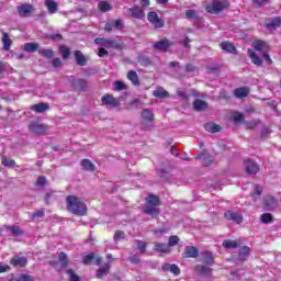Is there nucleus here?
<instances>
[{
	"instance_id": "27",
	"label": "nucleus",
	"mask_w": 281,
	"mask_h": 281,
	"mask_svg": "<svg viewBox=\"0 0 281 281\" xmlns=\"http://www.w3.org/2000/svg\"><path fill=\"white\" fill-rule=\"evenodd\" d=\"M235 98L243 99L249 95V88L241 87L234 90Z\"/></svg>"
},
{
	"instance_id": "25",
	"label": "nucleus",
	"mask_w": 281,
	"mask_h": 281,
	"mask_svg": "<svg viewBox=\"0 0 281 281\" xmlns=\"http://www.w3.org/2000/svg\"><path fill=\"white\" fill-rule=\"evenodd\" d=\"M250 254L251 248H249V246H243L238 252V260H240V262H245V260L249 258Z\"/></svg>"
},
{
	"instance_id": "31",
	"label": "nucleus",
	"mask_w": 281,
	"mask_h": 281,
	"mask_svg": "<svg viewBox=\"0 0 281 281\" xmlns=\"http://www.w3.org/2000/svg\"><path fill=\"white\" fill-rule=\"evenodd\" d=\"M153 95L155 98L166 99L170 97V93L166 91L162 87H158L156 90L153 91Z\"/></svg>"
},
{
	"instance_id": "51",
	"label": "nucleus",
	"mask_w": 281,
	"mask_h": 281,
	"mask_svg": "<svg viewBox=\"0 0 281 281\" xmlns=\"http://www.w3.org/2000/svg\"><path fill=\"white\" fill-rule=\"evenodd\" d=\"M113 238H114L115 243H120V240H124L126 238V235H125L124 231H116L114 233Z\"/></svg>"
},
{
	"instance_id": "57",
	"label": "nucleus",
	"mask_w": 281,
	"mask_h": 281,
	"mask_svg": "<svg viewBox=\"0 0 281 281\" xmlns=\"http://www.w3.org/2000/svg\"><path fill=\"white\" fill-rule=\"evenodd\" d=\"M16 281H34V277L30 274H21Z\"/></svg>"
},
{
	"instance_id": "28",
	"label": "nucleus",
	"mask_w": 281,
	"mask_h": 281,
	"mask_svg": "<svg viewBox=\"0 0 281 281\" xmlns=\"http://www.w3.org/2000/svg\"><path fill=\"white\" fill-rule=\"evenodd\" d=\"M75 60L79 67H85L87 65V57L80 50L75 52Z\"/></svg>"
},
{
	"instance_id": "12",
	"label": "nucleus",
	"mask_w": 281,
	"mask_h": 281,
	"mask_svg": "<svg viewBox=\"0 0 281 281\" xmlns=\"http://www.w3.org/2000/svg\"><path fill=\"white\" fill-rule=\"evenodd\" d=\"M11 267H27V258L15 256L10 259Z\"/></svg>"
},
{
	"instance_id": "45",
	"label": "nucleus",
	"mask_w": 281,
	"mask_h": 281,
	"mask_svg": "<svg viewBox=\"0 0 281 281\" xmlns=\"http://www.w3.org/2000/svg\"><path fill=\"white\" fill-rule=\"evenodd\" d=\"M66 273L69 278V281H82L80 277L76 274V271H74V269H68Z\"/></svg>"
},
{
	"instance_id": "11",
	"label": "nucleus",
	"mask_w": 281,
	"mask_h": 281,
	"mask_svg": "<svg viewBox=\"0 0 281 281\" xmlns=\"http://www.w3.org/2000/svg\"><path fill=\"white\" fill-rule=\"evenodd\" d=\"M34 5L30 3H24L18 7V14H20L22 18L30 16V14L34 13Z\"/></svg>"
},
{
	"instance_id": "3",
	"label": "nucleus",
	"mask_w": 281,
	"mask_h": 281,
	"mask_svg": "<svg viewBox=\"0 0 281 281\" xmlns=\"http://www.w3.org/2000/svg\"><path fill=\"white\" fill-rule=\"evenodd\" d=\"M226 8H229V1L216 0L211 5H209L206 10L210 12V14H218V12H223V10H226Z\"/></svg>"
},
{
	"instance_id": "14",
	"label": "nucleus",
	"mask_w": 281,
	"mask_h": 281,
	"mask_svg": "<svg viewBox=\"0 0 281 281\" xmlns=\"http://www.w3.org/2000/svg\"><path fill=\"white\" fill-rule=\"evenodd\" d=\"M184 258H199V248L196 246H186Z\"/></svg>"
},
{
	"instance_id": "39",
	"label": "nucleus",
	"mask_w": 281,
	"mask_h": 281,
	"mask_svg": "<svg viewBox=\"0 0 281 281\" xmlns=\"http://www.w3.org/2000/svg\"><path fill=\"white\" fill-rule=\"evenodd\" d=\"M142 117L145 122H153V120L155 119V114H153V111H150L149 109H145L143 110Z\"/></svg>"
},
{
	"instance_id": "32",
	"label": "nucleus",
	"mask_w": 281,
	"mask_h": 281,
	"mask_svg": "<svg viewBox=\"0 0 281 281\" xmlns=\"http://www.w3.org/2000/svg\"><path fill=\"white\" fill-rule=\"evenodd\" d=\"M127 79L134 85V87H139V76L135 70H130L127 72Z\"/></svg>"
},
{
	"instance_id": "60",
	"label": "nucleus",
	"mask_w": 281,
	"mask_h": 281,
	"mask_svg": "<svg viewBox=\"0 0 281 281\" xmlns=\"http://www.w3.org/2000/svg\"><path fill=\"white\" fill-rule=\"evenodd\" d=\"M130 262H132V265H139L140 262V259H139V256L137 255H133L128 258Z\"/></svg>"
},
{
	"instance_id": "40",
	"label": "nucleus",
	"mask_w": 281,
	"mask_h": 281,
	"mask_svg": "<svg viewBox=\"0 0 281 281\" xmlns=\"http://www.w3.org/2000/svg\"><path fill=\"white\" fill-rule=\"evenodd\" d=\"M231 120L234 121V124H240V122L245 120V115L240 112H233L231 115Z\"/></svg>"
},
{
	"instance_id": "52",
	"label": "nucleus",
	"mask_w": 281,
	"mask_h": 281,
	"mask_svg": "<svg viewBox=\"0 0 281 281\" xmlns=\"http://www.w3.org/2000/svg\"><path fill=\"white\" fill-rule=\"evenodd\" d=\"M59 52H60L64 60H67V58H69V55L71 54V52L69 50V48L67 46H60Z\"/></svg>"
},
{
	"instance_id": "56",
	"label": "nucleus",
	"mask_w": 281,
	"mask_h": 281,
	"mask_svg": "<svg viewBox=\"0 0 281 281\" xmlns=\"http://www.w3.org/2000/svg\"><path fill=\"white\" fill-rule=\"evenodd\" d=\"M43 216H45V210L44 209L35 211L32 214L33 218H43Z\"/></svg>"
},
{
	"instance_id": "19",
	"label": "nucleus",
	"mask_w": 281,
	"mask_h": 281,
	"mask_svg": "<svg viewBox=\"0 0 281 281\" xmlns=\"http://www.w3.org/2000/svg\"><path fill=\"white\" fill-rule=\"evenodd\" d=\"M170 45V41L161 40L154 44V49H156V52H166Z\"/></svg>"
},
{
	"instance_id": "13",
	"label": "nucleus",
	"mask_w": 281,
	"mask_h": 281,
	"mask_svg": "<svg viewBox=\"0 0 281 281\" xmlns=\"http://www.w3.org/2000/svg\"><path fill=\"white\" fill-rule=\"evenodd\" d=\"M263 205L269 211L276 210V207L278 205V200L276 198H273L272 195H267L263 199Z\"/></svg>"
},
{
	"instance_id": "44",
	"label": "nucleus",
	"mask_w": 281,
	"mask_h": 281,
	"mask_svg": "<svg viewBox=\"0 0 281 281\" xmlns=\"http://www.w3.org/2000/svg\"><path fill=\"white\" fill-rule=\"evenodd\" d=\"M95 260V252H90L89 255H85L82 258L83 265H91Z\"/></svg>"
},
{
	"instance_id": "35",
	"label": "nucleus",
	"mask_w": 281,
	"mask_h": 281,
	"mask_svg": "<svg viewBox=\"0 0 281 281\" xmlns=\"http://www.w3.org/2000/svg\"><path fill=\"white\" fill-rule=\"evenodd\" d=\"M2 43L4 52H10L12 40H10V35H8V33H2Z\"/></svg>"
},
{
	"instance_id": "10",
	"label": "nucleus",
	"mask_w": 281,
	"mask_h": 281,
	"mask_svg": "<svg viewBox=\"0 0 281 281\" xmlns=\"http://www.w3.org/2000/svg\"><path fill=\"white\" fill-rule=\"evenodd\" d=\"M102 104H105V106H114L117 109V106H121V102L119 99L114 98L112 94H105L101 98Z\"/></svg>"
},
{
	"instance_id": "22",
	"label": "nucleus",
	"mask_w": 281,
	"mask_h": 281,
	"mask_svg": "<svg viewBox=\"0 0 281 281\" xmlns=\"http://www.w3.org/2000/svg\"><path fill=\"white\" fill-rule=\"evenodd\" d=\"M243 245V240L236 239V240H231V239H225L223 241V247L225 249H236Z\"/></svg>"
},
{
	"instance_id": "61",
	"label": "nucleus",
	"mask_w": 281,
	"mask_h": 281,
	"mask_svg": "<svg viewBox=\"0 0 281 281\" xmlns=\"http://www.w3.org/2000/svg\"><path fill=\"white\" fill-rule=\"evenodd\" d=\"M187 19H196V11L194 10H187L186 11Z\"/></svg>"
},
{
	"instance_id": "63",
	"label": "nucleus",
	"mask_w": 281,
	"mask_h": 281,
	"mask_svg": "<svg viewBox=\"0 0 281 281\" xmlns=\"http://www.w3.org/2000/svg\"><path fill=\"white\" fill-rule=\"evenodd\" d=\"M52 65H53V67L58 68V67H61L63 61L60 60V58H54V59L52 60Z\"/></svg>"
},
{
	"instance_id": "36",
	"label": "nucleus",
	"mask_w": 281,
	"mask_h": 281,
	"mask_svg": "<svg viewBox=\"0 0 281 281\" xmlns=\"http://www.w3.org/2000/svg\"><path fill=\"white\" fill-rule=\"evenodd\" d=\"M254 49L256 52H260V54H262V52H267L268 50L267 49V43H265L263 41L258 40V41H256L254 43Z\"/></svg>"
},
{
	"instance_id": "59",
	"label": "nucleus",
	"mask_w": 281,
	"mask_h": 281,
	"mask_svg": "<svg viewBox=\"0 0 281 281\" xmlns=\"http://www.w3.org/2000/svg\"><path fill=\"white\" fill-rule=\"evenodd\" d=\"M35 186H40L41 188H43V186H47V180L45 179V177H40L35 182Z\"/></svg>"
},
{
	"instance_id": "20",
	"label": "nucleus",
	"mask_w": 281,
	"mask_h": 281,
	"mask_svg": "<svg viewBox=\"0 0 281 281\" xmlns=\"http://www.w3.org/2000/svg\"><path fill=\"white\" fill-rule=\"evenodd\" d=\"M161 269L162 271H170V273H173L175 276L181 274V269L175 263H164Z\"/></svg>"
},
{
	"instance_id": "17",
	"label": "nucleus",
	"mask_w": 281,
	"mask_h": 281,
	"mask_svg": "<svg viewBox=\"0 0 281 281\" xmlns=\"http://www.w3.org/2000/svg\"><path fill=\"white\" fill-rule=\"evenodd\" d=\"M130 12L133 19L142 20L146 16V14L144 13V9L139 8L138 5L130 8Z\"/></svg>"
},
{
	"instance_id": "5",
	"label": "nucleus",
	"mask_w": 281,
	"mask_h": 281,
	"mask_svg": "<svg viewBox=\"0 0 281 281\" xmlns=\"http://www.w3.org/2000/svg\"><path fill=\"white\" fill-rule=\"evenodd\" d=\"M147 20L151 25H154L156 30H160V27H164V25H166V21H164V19H160L155 11H150L147 13Z\"/></svg>"
},
{
	"instance_id": "34",
	"label": "nucleus",
	"mask_w": 281,
	"mask_h": 281,
	"mask_svg": "<svg viewBox=\"0 0 281 281\" xmlns=\"http://www.w3.org/2000/svg\"><path fill=\"white\" fill-rule=\"evenodd\" d=\"M193 109L195 111H205V109H207V102L201 100V99H196L193 102Z\"/></svg>"
},
{
	"instance_id": "64",
	"label": "nucleus",
	"mask_w": 281,
	"mask_h": 281,
	"mask_svg": "<svg viewBox=\"0 0 281 281\" xmlns=\"http://www.w3.org/2000/svg\"><path fill=\"white\" fill-rule=\"evenodd\" d=\"M113 27H115V25L113 24V21H111L105 24L104 30L105 32H113Z\"/></svg>"
},
{
	"instance_id": "62",
	"label": "nucleus",
	"mask_w": 281,
	"mask_h": 281,
	"mask_svg": "<svg viewBox=\"0 0 281 281\" xmlns=\"http://www.w3.org/2000/svg\"><path fill=\"white\" fill-rule=\"evenodd\" d=\"M112 23L116 30H122V27H124L122 20L112 21Z\"/></svg>"
},
{
	"instance_id": "55",
	"label": "nucleus",
	"mask_w": 281,
	"mask_h": 281,
	"mask_svg": "<svg viewBox=\"0 0 281 281\" xmlns=\"http://www.w3.org/2000/svg\"><path fill=\"white\" fill-rule=\"evenodd\" d=\"M14 160L8 159V158H2V166H5L7 168H12L14 166Z\"/></svg>"
},
{
	"instance_id": "37",
	"label": "nucleus",
	"mask_w": 281,
	"mask_h": 281,
	"mask_svg": "<svg viewBox=\"0 0 281 281\" xmlns=\"http://www.w3.org/2000/svg\"><path fill=\"white\" fill-rule=\"evenodd\" d=\"M204 130L207 131V133H218L221 126L215 123H206L204 124Z\"/></svg>"
},
{
	"instance_id": "21",
	"label": "nucleus",
	"mask_w": 281,
	"mask_h": 281,
	"mask_svg": "<svg viewBox=\"0 0 281 281\" xmlns=\"http://www.w3.org/2000/svg\"><path fill=\"white\" fill-rule=\"evenodd\" d=\"M154 250L158 251V254H170V251H172L168 244L165 243H155Z\"/></svg>"
},
{
	"instance_id": "26",
	"label": "nucleus",
	"mask_w": 281,
	"mask_h": 281,
	"mask_svg": "<svg viewBox=\"0 0 281 281\" xmlns=\"http://www.w3.org/2000/svg\"><path fill=\"white\" fill-rule=\"evenodd\" d=\"M31 111H35V113H45V111H49V103H36L31 105Z\"/></svg>"
},
{
	"instance_id": "58",
	"label": "nucleus",
	"mask_w": 281,
	"mask_h": 281,
	"mask_svg": "<svg viewBox=\"0 0 281 281\" xmlns=\"http://www.w3.org/2000/svg\"><path fill=\"white\" fill-rule=\"evenodd\" d=\"M257 124H260L259 120H252L250 122H246V127L247 128H256Z\"/></svg>"
},
{
	"instance_id": "23",
	"label": "nucleus",
	"mask_w": 281,
	"mask_h": 281,
	"mask_svg": "<svg viewBox=\"0 0 281 281\" xmlns=\"http://www.w3.org/2000/svg\"><path fill=\"white\" fill-rule=\"evenodd\" d=\"M247 54L254 65H256L257 67H260L262 65V58H260V56H258L257 52H255L252 49H248Z\"/></svg>"
},
{
	"instance_id": "18",
	"label": "nucleus",
	"mask_w": 281,
	"mask_h": 281,
	"mask_svg": "<svg viewBox=\"0 0 281 281\" xmlns=\"http://www.w3.org/2000/svg\"><path fill=\"white\" fill-rule=\"evenodd\" d=\"M207 265H196L195 266V272L200 276H212V268Z\"/></svg>"
},
{
	"instance_id": "48",
	"label": "nucleus",
	"mask_w": 281,
	"mask_h": 281,
	"mask_svg": "<svg viewBox=\"0 0 281 281\" xmlns=\"http://www.w3.org/2000/svg\"><path fill=\"white\" fill-rule=\"evenodd\" d=\"M261 223L269 224L273 222V215L271 213H263L261 215Z\"/></svg>"
},
{
	"instance_id": "47",
	"label": "nucleus",
	"mask_w": 281,
	"mask_h": 281,
	"mask_svg": "<svg viewBox=\"0 0 281 281\" xmlns=\"http://www.w3.org/2000/svg\"><path fill=\"white\" fill-rule=\"evenodd\" d=\"M54 199H56L54 191L47 192L44 196V201H45L46 205H52V201H54Z\"/></svg>"
},
{
	"instance_id": "2",
	"label": "nucleus",
	"mask_w": 281,
	"mask_h": 281,
	"mask_svg": "<svg viewBox=\"0 0 281 281\" xmlns=\"http://www.w3.org/2000/svg\"><path fill=\"white\" fill-rule=\"evenodd\" d=\"M146 207L143 210V214H147L148 216H159L161 214V210H159V205H161V198L159 195H155L149 193L147 198H145Z\"/></svg>"
},
{
	"instance_id": "50",
	"label": "nucleus",
	"mask_w": 281,
	"mask_h": 281,
	"mask_svg": "<svg viewBox=\"0 0 281 281\" xmlns=\"http://www.w3.org/2000/svg\"><path fill=\"white\" fill-rule=\"evenodd\" d=\"M136 244H137L138 251L140 254H146V248L148 247V243L142 241V240H136Z\"/></svg>"
},
{
	"instance_id": "54",
	"label": "nucleus",
	"mask_w": 281,
	"mask_h": 281,
	"mask_svg": "<svg viewBox=\"0 0 281 281\" xmlns=\"http://www.w3.org/2000/svg\"><path fill=\"white\" fill-rule=\"evenodd\" d=\"M40 54L44 56V58H54V50L52 49H42Z\"/></svg>"
},
{
	"instance_id": "4",
	"label": "nucleus",
	"mask_w": 281,
	"mask_h": 281,
	"mask_svg": "<svg viewBox=\"0 0 281 281\" xmlns=\"http://www.w3.org/2000/svg\"><path fill=\"white\" fill-rule=\"evenodd\" d=\"M95 45H100L101 47H105L106 49H122V44L117 43L115 40H106V38H95Z\"/></svg>"
},
{
	"instance_id": "9",
	"label": "nucleus",
	"mask_w": 281,
	"mask_h": 281,
	"mask_svg": "<svg viewBox=\"0 0 281 281\" xmlns=\"http://www.w3.org/2000/svg\"><path fill=\"white\" fill-rule=\"evenodd\" d=\"M29 131L34 135H45L47 127L43 123L33 122L29 125Z\"/></svg>"
},
{
	"instance_id": "6",
	"label": "nucleus",
	"mask_w": 281,
	"mask_h": 281,
	"mask_svg": "<svg viewBox=\"0 0 281 281\" xmlns=\"http://www.w3.org/2000/svg\"><path fill=\"white\" fill-rule=\"evenodd\" d=\"M200 262L206 265V267H214L215 260L214 255L210 250L202 251L200 254Z\"/></svg>"
},
{
	"instance_id": "7",
	"label": "nucleus",
	"mask_w": 281,
	"mask_h": 281,
	"mask_svg": "<svg viewBox=\"0 0 281 281\" xmlns=\"http://www.w3.org/2000/svg\"><path fill=\"white\" fill-rule=\"evenodd\" d=\"M224 218H226L227 221H232V223H236V225H240V223H243L244 221L243 214L235 211H226L224 213Z\"/></svg>"
},
{
	"instance_id": "16",
	"label": "nucleus",
	"mask_w": 281,
	"mask_h": 281,
	"mask_svg": "<svg viewBox=\"0 0 281 281\" xmlns=\"http://www.w3.org/2000/svg\"><path fill=\"white\" fill-rule=\"evenodd\" d=\"M44 5L48 10V14H56L58 12L59 4L54 0H45Z\"/></svg>"
},
{
	"instance_id": "46",
	"label": "nucleus",
	"mask_w": 281,
	"mask_h": 281,
	"mask_svg": "<svg viewBox=\"0 0 281 281\" xmlns=\"http://www.w3.org/2000/svg\"><path fill=\"white\" fill-rule=\"evenodd\" d=\"M179 236H177V235H171L170 237H169V239H168V244H167V246H169V249H170V247H175V246H177V245H179Z\"/></svg>"
},
{
	"instance_id": "30",
	"label": "nucleus",
	"mask_w": 281,
	"mask_h": 281,
	"mask_svg": "<svg viewBox=\"0 0 281 281\" xmlns=\"http://www.w3.org/2000/svg\"><path fill=\"white\" fill-rule=\"evenodd\" d=\"M281 26V18L280 16H277L272 20H270L267 24H266V27L268 30H278V27Z\"/></svg>"
},
{
	"instance_id": "42",
	"label": "nucleus",
	"mask_w": 281,
	"mask_h": 281,
	"mask_svg": "<svg viewBox=\"0 0 281 281\" xmlns=\"http://www.w3.org/2000/svg\"><path fill=\"white\" fill-rule=\"evenodd\" d=\"M58 260L59 262H61V267H69V259L67 258V254H65L64 251L59 252Z\"/></svg>"
},
{
	"instance_id": "41",
	"label": "nucleus",
	"mask_w": 281,
	"mask_h": 281,
	"mask_svg": "<svg viewBox=\"0 0 281 281\" xmlns=\"http://www.w3.org/2000/svg\"><path fill=\"white\" fill-rule=\"evenodd\" d=\"M262 187L255 186V191L251 193L252 201H258V199H260V196L262 195Z\"/></svg>"
},
{
	"instance_id": "24",
	"label": "nucleus",
	"mask_w": 281,
	"mask_h": 281,
	"mask_svg": "<svg viewBox=\"0 0 281 281\" xmlns=\"http://www.w3.org/2000/svg\"><path fill=\"white\" fill-rule=\"evenodd\" d=\"M70 85H72L74 89H78L79 91L87 89V80L85 79H71Z\"/></svg>"
},
{
	"instance_id": "49",
	"label": "nucleus",
	"mask_w": 281,
	"mask_h": 281,
	"mask_svg": "<svg viewBox=\"0 0 281 281\" xmlns=\"http://www.w3.org/2000/svg\"><path fill=\"white\" fill-rule=\"evenodd\" d=\"M38 49V44L36 43H26L24 44V50L25 52H36Z\"/></svg>"
},
{
	"instance_id": "53",
	"label": "nucleus",
	"mask_w": 281,
	"mask_h": 281,
	"mask_svg": "<svg viewBox=\"0 0 281 281\" xmlns=\"http://www.w3.org/2000/svg\"><path fill=\"white\" fill-rule=\"evenodd\" d=\"M114 87V91H124V89H126V83H124L123 81H115L113 83Z\"/></svg>"
},
{
	"instance_id": "33",
	"label": "nucleus",
	"mask_w": 281,
	"mask_h": 281,
	"mask_svg": "<svg viewBox=\"0 0 281 281\" xmlns=\"http://www.w3.org/2000/svg\"><path fill=\"white\" fill-rule=\"evenodd\" d=\"M221 48L228 54H236V46L229 42H223L220 44Z\"/></svg>"
},
{
	"instance_id": "29",
	"label": "nucleus",
	"mask_w": 281,
	"mask_h": 281,
	"mask_svg": "<svg viewBox=\"0 0 281 281\" xmlns=\"http://www.w3.org/2000/svg\"><path fill=\"white\" fill-rule=\"evenodd\" d=\"M81 168L87 170L88 172H95L97 168L94 164L91 162L89 159L81 160Z\"/></svg>"
},
{
	"instance_id": "38",
	"label": "nucleus",
	"mask_w": 281,
	"mask_h": 281,
	"mask_svg": "<svg viewBox=\"0 0 281 281\" xmlns=\"http://www.w3.org/2000/svg\"><path fill=\"white\" fill-rule=\"evenodd\" d=\"M8 232H11L12 236H23L24 232L20 226H7Z\"/></svg>"
},
{
	"instance_id": "43",
	"label": "nucleus",
	"mask_w": 281,
	"mask_h": 281,
	"mask_svg": "<svg viewBox=\"0 0 281 281\" xmlns=\"http://www.w3.org/2000/svg\"><path fill=\"white\" fill-rule=\"evenodd\" d=\"M98 8L101 12H109L112 10L113 7L106 1H101L99 2Z\"/></svg>"
},
{
	"instance_id": "1",
	"label": "nucleus",
	"mask_w": 281,
	"mask_h": 281,
	"mask_svg": "<svg viewBox=\"0 0 281 281\" xmlns=\"http://www.w3.org/2000/svg\"><path fill=\"white\" fill-rule=\"evenodd\" d=\"M66 207L68 212L75 216H87V204L80 201V198L76 195H68L66 198Z\"/></svg>"
},
{
	"instance_id": "8",
	"label": "nucleus",
	"mask_w": 281,
	"mask_h": 281,
	"mask_svg": "<svg viewBox=\"0 0 281 281\" xmlns=\"http://www.w3.org/2000/svg\"><path fill=\"white\" fill-rule=\"evenodd\" d=\"M244 165L247 175H258L260 171V166H258V162L254 161V159L245 160Z\"/></svg>"
},
{
	"instance_id": "15",
	"label": "nucleus",
	"mask_w": 281,
	"mask_h": 281,
	"mask_svg": "<svg viewBox=\"0 0 281 281\" xmlns=\"http://www.w3.org/2000/svg\"><path fill=\"white\" fill-rule=\"evenodd\" d=\"M111 271V263H104L103 267L99 268L95 272V278L102 280Z\"/></svg>"
}]
</instances>
